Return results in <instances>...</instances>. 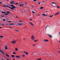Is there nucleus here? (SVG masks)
I'll list each match as a JSON object with an SVG mask.
<instances>
[{"mask_svg": "<svg viewBox=\"0 0 60 60\" xmlns=\"http://www.w3.org/2000/svg\"><path fill=\"white\" fill-rule=\"evenodd\" d=\"M12 7V8H11L9 6H7L6 5L5 6L4 5H3V6H4V7H8V8H10V9H11V10H14V8L15 9L16 8V7H15L14 5H10Z\"/></svg>", "mask_w": 60, "mask_h": 60, "instance_id": "1", "label": "nucleus"}, {"mask_svg": "<svg viewBox=\"0 0 60 60\" xmlns=\"http://www.w3.org/2000/svg\"><path fill=\"white\" fill-rule=\"evenodd\" d=\"M52 4H53H53H52L51 5L52 6V7H56V5H57V4H56V3H55L52 2Z\"/></svg>", "mask_w": 60, "mask_h": 60, "instance_id": "2", "label": "nucleus"}, {"mask_svg": "<svg viewBox=\"0 0 60 60\" xmlns=\"http://www.w3.org/2000/svg\"><path fill=\"white\" fill-rule=\"evenodd\" d=\"M31 40H34L35 39V37L34 35H32L31 36Z\"/></svg>", "mask_w": 60, "mask_h": 60, "instance_id": "3", "label": "nucleus"}, {"mask_svg": "<svg viewBox=\"0 0 60 60\" xmlns=\"http://www.w3.org/2000/svg\"><path fill=\"white\" fill-rule=\"evenodd\" d=\"M48 35L49 37L50 38H53V37L52 36V35L49 34H48Z\"/></svg>", "mask_w": 60, "mask_h": 60, "instance_id": "4", "label": "nucleus"}, {"mask_svg": "<svg viewBox=\"0 0 60 60\" xmlns=\"http://www.w3.org/2000/svg\"><path fill=\"white\" fill-rule=\"evenodd\" d=\"M17 41V40H15V41H12L11 42L12 43H13V44H15L16 43V41Z\"/></svg>", "mask_w": 60, "mask_h": 60, "instance_id": "5", "label": "nucleus"}, {"mask_svg": "<svg viewBox=\"0 0 60 60\" xmlns=\"http://www.w3.org/2000/svg\"><path fill=\"white\" fill-rule=\"evenodd\" d=\"M23 52L24 53H25L26 55H28V53L24 51Z\"/></svg>", "mask_w": 60, "mask_h": 60, "instance_id": "6", "label": "nucleus"}, {"mask_svg": "<svg viewBox=\"0 0 60 60\" xmlns=\"http://www.w3.org/2000/svg\"><path fill=\"white\" fill-rule=\"evenodd\" d=\"M60 12H58L57 13L55 14V16H56V15H58L59 14V13Z\"/></svg>", "mask_w": 60, "mask_h": 60, "instance_id": "7", "label": "nucleus"}, {"mask_svg": "<svg viewBox=\"0 0 60 60\" xmlns=\"http://www.w3.org/2000/svg\"><path fill=\"white\" fill-rule=\"evenodd\" d=\"M44 41H46V42H48L49 41V40L47 39H44Z\"/></svg>", "mask_w": 60, "mask_h": 60, "instance_id": "8", "label": "nucleus"}, {"mask_svg": "<svg viewBox=\"0 0 60 60\" xmlns=\"http://www.w3.org/2000/svg\"><path fill=\"white\" fill-rule=\"evenodd\" d=\"M29 23L30 25H32V26H34V24H33V23L31 22H29Z\"/></svg>", "mask_w": 60, "mask_h": 60, "instance_id": "9", "label": "nucleus"}, {"mask_svg": "<svg viewBox=\"0 0 60 60\" xmlns=\"http://www.w3.org/2000/svg\"><path fill=\"white\" fill-rule=\"evenodd\" d=\"M4 47H5V49H6V50L8 49V48H7V46H5Z\"/></svg>", "mask_w": 60, "mask_h": 60, "instance_id": "10", "label": "nucleus"}, {"mask_svg": "<svg viewBox=\"0 0 60 60\" xmlns=\"http://www.w3.org/2000/svg\"><path fill=\"white\" fill-rule=\"evenodd\" d=\"M42 15H43V16H48L49 15H45V14H42Z\"/></svg>", "mask_w": 60, "mask_h": 60, "instance_id": "11", "label": "nucleus"}, {"mask_svg": "<svg viewBox=\"0 0 60 60\" xmlns=\"http://www.w3.org/2000/svg\"><path fill=\"white\" fill-rule=\"evenodd\" d=\"M15 57H16V58H20V57L19 56H15Z\"/></svg>", "mask_w": 60, "mask_h": 60, "instance_id": "12", "label": "nucleus"}, {"mask_svg": "<svg viewBox=\"0 0 60 60\" xmlns=\"http://www.w3.org/2000/svg\"><path fill=\"white\" fill-rule=\"evenodd\" d=\"M1 13H3V14H4V13H6V12H4V11H2L1 12Z\"/></svg>", "mask_w": 60, "mask_h": 60, "instance_id": "13", "label": "nucleus"}, {"mask_svg": "<svg viewBox=\"0 0 60 60\" xmlns=\"http://www.w3.org/2000/svg\"><path fill=\"white\" fill-rule=\"evenodd\" d=\"M6 56L7 57H10V56L9 55L7 54H6Z\"/></svg>", "mask_w": 60, "mask_h": 60, "instance_id": "14", "label": "nucleus"}, {"mask_svg": "<svg viewBox=\"0 0 60 60\" xmlns=\"http://www.w3.org/2000/svg\"><path fill=\"white\" fill-rule=\"evenodd\" d=\"M4 15L6 16L7 15H9V14L7 13H5Z\"/></svg>", "mask_w": 60, "mask_h": 60, "instance_id": "15", "label": "nucleus"}, {"mask_svg": "<svg viewBox=\"0 0 60 60\" xmlns=\"http://www.w3.org/2000/svg\"><path fill=\"white\" fill-rule=\"evenodd\" d=\"M44 8V7H40V9L41 10L43 9V8Z\"/></svg>", "mask_w": 60, "mask_h": 60, "instance_id": "16", "label": "nucleus"}, {"mask_svg": "<svg viewBox=\"0 0 60 60\" xmlns=\"http://www.w3.org/2000/svg\"><path fill=\"white\" fill-rule=\"evenodd\" d=\"M6 12L7 13H8V14H9V13H10V12L9 11H6Z\"/></svg>", "mask_w": 60, "mask_h": 60, "instance_id": "17", "label": "nucleus"}, {"mask_svg": "<svg viewBox=\"0 0 60 60\" xmlns=\"http://www.w3.org/2000/svg\"><path fill=\"white\" fill-rule=\"evenodd\" d=\"M38 41V39L36 40H34V42H37V41Z\"/></svg>", "mask_w": 60, "mask_h": 60, "instance_id": "18", "label": "nucleus"}, {"mask_svg": "<svg viewBox=\"0 0 60 60\" xmlns=\"http://www.w3.org/2000/svg\"><path fill=\"white\" fill-rule=\"evenodd\" d=\"M17 24H18V25H22V24L19 23H17Z\"/></svg>", "mask_w": 60, "mask_h": 60, "instance_id": "19", "label": "nucleus"}, {"mask_svg": "<svg viewBox=\"0 0 60 60\" xmlns=\"http://www.w3.org/2000/svg\"><path fill=\"white\" fill-rule=\"evenodd\" d=\"M15 51H17L18 50V49L16 48L15 49Z\"/></svg>", "mask_w": 60, "mask_h": 60, "instance_id": "20", "label": "nucleus"}, {"mask_svg": "<svg viewBox=\"0 0 60 60\" xmlns=\"http://www.w3.org/2000/svg\"><path fill=\"white\" fill-rule=\"evenodd\" d=\"M9 25H14V24L12 23H10L9 24Z\"/></svg>", "mask_w": 60, "mask_h": 60, "instance_id": "21", "label": "nucleus"}, {"mask_svg": "<svg viewBox=\"0 0 60 60\" xmlns=\"http://www.w3.org/2000/svg\"><path fill=\"white\" fill-rule=\"evenodd\" d=\"M15 31L16 32H19V30H15Z\"/></svg>", "mask_w": 60, "mask_h": 60, "instance_id": "22", "label": "nucleus"}, {"mask_svg": "<svg viewBox=\"0 0 60 60\" xmlns=\"http://www.w3.org/2000/svg\"><path fill=\"white\" fill-rule=\"evenodd\" d=\"M22 57H25V55L24 54H23V55H22Z\"/></svg>", "mask_w": 60, "mask_h": 60, "instance_id": "23", "label": "nucleus"}, {"mask_svg": "<svg viewBox=\"0 0 60 60\" xmlns=\"http://www.w3.org/2000/svg\"><path fill=\"white\" fill-rule=\"evenodd\" d=\"M11 56L12 57H15V56L14 55H12Z\"/></svg>", "mask_w": 60, "mask_h": 60, "instance_id": "24", "label": "nucleus"}, {"mask_svg": "<svg viewBox=\"0 0 60 60\" xmlns=\"http://www.w3.org/2000/svg\"><path fill=\"white\" fill-rule=\"evenodd\" d=\"M49 27V26H46V27H45V30H46V29L47 28V27Z\"/></svg>", "mask_w": 60, "mask_h": 60, "instance_id": "25", "label": "nucleus"}, {"mask_svg": "<svg viewBox=\"0 0 60 60\" xmlns=\"http://www.w3.org/2000/svg\"><path fill=\"white\" fill-rule=\"evenodd\" d=\"M56 7H57V8H60V7H59V6H56Z\"/></svg>", "mask_w": 60, "mask_h": 60, "instance_id": "26", "label": "nucleus"}, {"mask_svg": "<svg viewBox=\"0 0 60 60\" xmlns=\"http://www.w3.org/2000/svg\"><path fill=\"white\" fill-rule=\"evenodd\" d=\"M42 59H38L37 60H41Z\"/></svg>", "mask_w": 60, "mask_h": 60, "instance_id": "27", "label": "nucleus"}, {"mask_svg": "<svg viewBox=\"0 0 60 60\" xmlns=\"http://www.w3.org/2000/svg\"><path fill=\"white\" fill-rule=\"evenodd\" d=\"M2 17H4L5 16L4 15H0Z\"/></svg>", "mask_w": 60, "mask_h": 60, "instance_id": "28", "label": "nucleus"}, {"mask_svg": "<svg viewBox=\"0 0 60 60\" xmlns=\"http://www.w3.org/2000/svg\"><path fill=\"white\" fill-rule=\"evenodd\" d=\"M19 22H23V21H19Z\"/></svg>", "mask_w": 60, "mask_h": 60, "instance_id": "29", "label": "nucleus"}, {"mask_svg": "<svg viewBox=\"0 0 60 60\" xmlns=\"http://www.w3.org/2000/svg\"><path fill=\"white\" fill-rule=\"evenodd\" d=\"M53 15H51V16H50L49 17H53Z\"/></svg>", "mask_w": 60, "mask_h": 60, "instance_id": "30", "label": "nucleus"}, {"mask_svg": "<svg viewBox=\"0 0 60 60\" xmlns=\"http://www.w3.org/2000/svg\"><path fill=\"white\" fill-rule=\"evenodd\" d=\"M4 37L3 36H0V38H3Z\"/></svg>", "mask_w": 60, "mask_h": 60, "instance_id": "31", "label": "nucleus"}, {"mask_svg": "<svg viewBox=\"0 0 60 60\" xmlns=\"http://www.w3.org/2000/svg\"><path fill=\"white\" fill-rule=\"evenodd\" d=\"M32 46H36V45H32Z\"/></svg>", "mask_w": 60, "mask_h": 60, "instance_id": "32", "label": "nucleus"}, {"mask_svg": "<svg viewBox=\"0 0 60 60\" xmlns=\"http://www.w3.org/2000/svg\"><path fill=\"white\" fill-rule=\"evenodd\" d=\"M13 54H16V53L15 52H14L13 53Z\"/></svg>", "mask_w": 60, "mask_h": 60, "instance_id": "33", "label": "nucleus"}, {"mask_svg": "<svg viewBox=\"0 0 60 60\" xmlns=\"http://www.w3.org/2000/svg\"><path fill=\"white\" fill-rule=\"evenodd\" d=\"M3 21H5V19H3Z\"/></svg>", "mask_w": 60, "mask_h": 60, "instance_id": "34", "label": "nucleus"}, {"mask_svg": "<svg viewBox=\"0 0 60 60\" xmlns=\"http://www.w3.org/2000/svg\"><path fill=\"white\" fill-rule=\"evenodd\" d=\"M37 1V0H34L33 1H34V2H36Z\"/></svg>", "mask_w": 60, "mask_h": 60, "instance_id": "35", "label": "nucleus"}, {"mask_svg": "<svg viewBox=\"0 0 60 60\" xmlns=\"http://www.w3.org/2000/svg\"><path fill=\"white\" fill-rule=\"evenodd\" d=\"M21 5H22V6H24V4H21Z\"/></svg>", "mask_w": 60, "mask_h": 60, "instance_id": "36", "label": "nucleus"}, {"mask_svg": "<svg viewBox=\"0 0 60 60\" xmlns=\"http://www.w3.org/2000/svg\"><path fill=\"white\" fill-rule=\"evenodd\" d=\"M32 12L33 13H35V12L34 11H32Z\"/></svg>", "mask_w": 60, "mask_h": 60, "instance_id": "37", "label": "nucleus"}, {"mask_svg": "<svg viewBox=\"0 0 60 60\" xmlns=\"http://www.w3.org/2000/svg\"><path fill=\"white\" fill-rule=\"evenodd\" d=\"M41 3H40V2H39V3H38V5H40Z\"/></svg>", "mask_w": 60, "mask_h": 60, "instance_id": "38", "label": "nucleus"}, {"mask_svg": "<svg viewBox=\"0 0 60 60\" xmlns=\"http://www.w3.org/2000/svg\"><path fill=\"white\" fill-rule=\"evenodd\" d=\"M10 4H13L12 3H10Z\"/></svg>", "mask_w": 60, "mask_h": 60, "instance_id": "39", "label": "nucleus"}, {"mask_svg": "<svg viewBox=\"0 0 60 60\" xmlns=\"http://www.w3.org/2000/svg\"><path fill=\"white\" fill-rule=\"evenodd\" d=\"M26 39V38H24L23 39V40H25Z\"/></svg>", "mask_w": 60, "mask_h": 60, "instance_id": "40", "label": "nucleus"}, {"mask_svg": "<svg viewBox=\"0 0 60 60\" xmlns=\"http://www.w3.org/2000/svg\"><path fill=\"white\" fill-rule=\"evenodd\" d=\"M11 3H14V2H11Z\"/></svg>", "mask_w": 60, "mask_h": 60, "instance_id": "41", "label": "nucleus"}, {"mask_svg": "<svg viewBox=\"0 0 60 60\" xmlns=\"http://www.w3.org/2000/svg\"><path fill=\"white\" fill-rule=\"evenodd\" d=\"M58 53H60V50L58 52Z\"/></svg>", "mask_w": 60, "mask_h": 60, "instance_id": "42", "label": "nucleus"}, {"mask_svg": "<svg viewBox=\"0 0 60 60\" xmlns=\"http://www.w3.org/2000/svg\"><path fill=\"white\" fill-rule=\"evenodd\" d=\"M59 35H60V31L59 32Z\"/></svg>", "mask_w": 60, "mask_h": 60, "instance_id": "43", "label": "nucleus"}, {"mask_svg": "<svg viewBox=\"0 0 60 60\" xmlns=\"http://www.w3.org/2000/svg\"><path fill=\"white\" fill-rule=\"evenodd\" d=\"M8 22H10V23L11 22V21H8Z\"/></svg>", "mask_w": 60, "mask_h": 60, "instance_id": "44", "label": "nucleus"}, {"mask_svg": "<svg viewBox=\"0 0 60 60\" xmlns=\"http://www.w3.org/2000/svg\"><path fill=\"white\" fill-rule=\"evenodd\" d=\"M15 4H18V3H16Z\"/></svg>", "mask_w": 60, "mask_h": 60, "instance_id": "45", "label": "nucleus"}, {"mask_svg": "<svg viewBox=\"0 0 60 60\" xmlns=\"http://www.w3.org/2000/svg\"><path fill=\"white\" fill-rule=\"evenodd\" d=\"M30 20H33L32 19H30Z\"/></svg>", "mask_w": 60, "mask_h": 60, "instance_id": "46", "label": "nucleus"}, {"mask_svg": "<svg viewBox=\"0 0 60 60\" xmlns=\"http://www.w3.org/2000/svg\"><path fill=\"white\" fill-rule=\"evenodd\" d=\"M5 18H8V17L6 16L5 17Z\"/></svg>", "mask_w": 60, "mask_h": 60, "instance_id": "47", "label": "nucleus"}, {"mask_svg": "<svg viewBox=\"0 0 60 60\" xmlns=\"http://www.w3.org/2000/svg\"><path fill=\"white\" fill-rule=\"evenodd\" d=\"M25 4H26V5H27V3H25Z\"/></svg>", "mask_w": 60, "mask_h": 60, "instance_id": "48", "label": "nucleus"}, {"mask_svg": "<svg viewBox=\"0 0 60 60\" xmlns=\"http://www.w3.org/2000/svg\"><path fill=\"white\" fill-rule=\"evenodd\" d=\"M2 4V2H0V4Z\"/></svg>", "mask_w": 60, "mask_h": 60, "instance_id": "49", "label": "nucleus"}, {"mask_svg": "<svg viewBox=\"0 0 60 60\" xmlns=\"http://www.w3.org/2000/svg\"><path fill=\"white\" fill-rule=\"evenodd\" d=\"M19 6L20 7H21V5H20Z\"/></svg>", "mask_w": 60, "mask_h": 60, "instance_id": "50", "label": "nucleus"}, {"mask_svg": "<svg viewBox=\"0 0 60 60\" xmlns=\"http://www.w3.org/2000/svg\"><path fill=\"white\" fill-rule=\"evenodd\" d=\"M16 18H19V17H17V16H16Z\"/></svg>", "mask_w": 60, "mask_h": 60, "instance_id": "51", "label": "nucleus"}, {"mask_svg": "<svg viewBox=\"0 0 60 60\" xmlns=\"http://www.w3.org/2000/svg\"><path fill=\"white\" fill-rule=\"evenodd\" d=\"M44 1H42V3H44Z\"/></svg>", "mask_w": 60, "mask_h": 60, "instance_id": "52", "label": "nucleus"}, {"mask_svg": "<svg viewBox=\"0 0 60 60\" xmlns=\"http://www.w3.org/2000/svg\"><path fill=\"white\" fill-rule=\"evenodd\" d=\"M39 14H38V15H37V16H39Z\"/></svg>", "mask_w": 60, "mask_h": 60, "instance_id": "53", "label": "nucleus"}, {"mask_svg": "<svg viewBox=\"0 0 60 60\" xmlns=\"http://www.w3.org/2000/svg\"><path fill=\"white\" fill-rule=\"evenodd\" d=\"M2 25H4V24H2Z\"/></svg>", "mask_w": 60, "mask_h": 60, "instance_id": "54", "label": "nucleus"}, {"mask_svg": "<svg viewBox=\"0 0 60 60\" xmlns=\"http://www.w3.org/2000/svg\"><path fill=\"white\" fill-rule=\"evenodd\" d=\"M9 28H11V27H9Z\"/></svg>", "mask_w": 60, "mask_h": 60, "instance_id": "55", "label": "nucleus"}, {"mask_svg": "<svg viewBox=\"0 0 60 60\" xmlns=\"http://www.w3.org/2000/svg\"><path fill=\"white\" fill-rule=\"evenodd\" d=\"M2 28V27L0 26V28Z\"/></svg>", "mask_w": 60, "mask_h": 60, "instance_id": "56", "label": "nucleus"}, {"mask_svg": "<svg viewBox=\"0 0 60 60\" xmlns=\"http://www.w3.org/2000/svg\"><path fill=\"white\" fill-rule=\"evenodd\" d=\"M24 28H26V27H23Z\"/></svg>", "mask_w": 60, "mask_h": 60, "instance_id": "57", "label": "nucleus"}, {"mask_svg": "<svg viewBox=\"0 0 60 60\" xmlns=\"http://www.w3.org/2000/svg\"><path fill=\"white\" fill-rule=\"evenodd\" d=\"M31 8H33V7H31Z\"/></svg>", "mask_w": 60, "mask_h": 60, "instance_id": "58", "label": "nucleus"}, {"mask_svg": "<svg viewBox=\"0 0 60 60\" xmlns=\"http://www.w3.org/2000/svg\"><path fill=\"white\" fill-rule=\"evenodd\" d=\"M7 22H9V21H7Z\"/></svg>", "mask_w": 60, "mask_h": 60, "instance_id": "59", "label": "nucleus"}, {"mask_svg": "<svg viewBox=\"0 0 60 60\" xmlns=\"http://www.w3.org/2000/svg\"><path fill=\"white\" fill-rule=\"evenodd\" d=\"M46 12H48V11H46Z\"/></svg>", "mask_w": 60, "mask_h": 60, "instance_id": "60", "label": "nucleus"}, {"mask_svg": "<svg viewBox=\"0 0 60 60\" xmlns=\"http://www.w3.org/2000/svg\"><path fill=\"white\" fill-rule=\"evenodd\" d=\"M6 25H8V24H6Z\"/></svg>", "mask_w": 60, "mask_h": 60, "instance_id": "61", "label": "nucleus"}, {"mask_svg": "<svg viewBox=\"0 0 60 60\" xmlns=\"http://www.w3.org/2000/svg\"><path fill=\"white\" fill-rule=\"evenodd\" d=\"M7 0V1H9V0Z\"/></svg>", "mask_w": 60, "mask_h": 60, "instance_id": "62", "label": "nucleus"}, {"mask_svg": "<svg viewBox=\"0 0 60 60\" xmlns=\"http://www.w3.org/2000/svg\"><path fill=\"white\" fill-rule=\"evenodd\" d=\"M59 49H60V48H59Z\"/></svg>", "mask_w": 60, "mask_h": 60, "instance_id": "63", "label": "nucleus"}, {"mask_svg": "<svg viewBox=\"0 0 60 60\" xmlns=\"http://www.w3.org/2000/svg\"><path fill=\"white\" fill-rule=\"evenodd\" d=\"M39 16H40V15H39Z\"/></svg>", "mask_w": 60, "mask_h": 60, "instance_id": "64", "label": "nucleus"}]
</instances>
